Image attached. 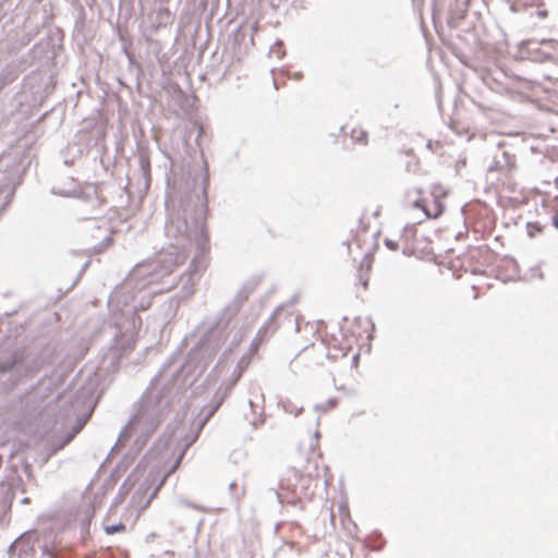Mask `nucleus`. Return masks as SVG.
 I'll return each mask as SVG.
<instances>
[{
  "mask_svg": "<svg viewBox=\"0 0 558 558\" xmlns=\"http://www.w3.org/2000/svg\"><path fill=\"white\" fill-rule=\"evenodd\" d=\"M209 179L210 177H166V209H169L170 203L173 206L178 203L179 210L168 216L165 233L168 238L178 239V244L161 248L141 267L149 277V283L159 281L184 262L185 255L180 251L179 244L195 245L196 253L189 266V274L180 278L181 291L169 300V308L174 312L183 300L193 295L196 278L205 268V255L209 251L206 225Z\"/></svg>",
  "mask_w": 558,
  "mask_h": 558,
  "instance_id": "nucleus-1",
  "label": "nucleus"
},
{
  "mask_svg": "<svg viewBox=\"0 0 558 558\" xmlns=\"http://www.w3.org/2000/svg\"><path fill=\"white\" fill-rule=\"evenodd\" d=\"M260 276L248 278L238 291L234 299L227 304L218 314L217 319L207 328L198 341L194 344L187 355V363L194 364V372L203 373L209 361L217 355L228 336L233 331L231 328L233 318L248 296L260 283Z\"/></svg>",
  "mask_w": 558,
  "mask_h": 558,
  "instance_id": "nucleus-2",
  "label": "nucleus"
},
{
  "mask_svg": "<svg viewBox=\"0 0 558 558\" xmlns=\"http://www.w3.org/2000/svg\"><path fill=\"white\" fill-rule=\"evenodd\" d=\"M172 399L170 390L162 388L156 393H145L141 400L138 410L131 416L118 435L108 457L118 448L125 445L134 436V441L126 453L128 457H135L146 446L150 436L156 432L160 423L170 412Z\"/></svg>",
  "mask_w": 558,
  "mask_h": 558,
  "instance_id": "nucleus-3",
  "label": "nucleus"
},
{
  "mask_svg": "<svg viewBox=\"0 0 558 558\" xmlns=\"http://www.w3.org/2000/svg\"><path fill=\"white\" fill-rule=\"evenodd\" d=\"M51 364L48 348L38 351L15 348L0 354V392L10 393L21 384L34 379L40 371Z\"/></svg>",
  "mask_w": 558,
  "mask_h": 558,
  "instance_id": "nucleus-4",
  "label": "nucleus"
},
{
  "mask_svg": "<svg viewBox=\"0 0 558 558\" xmlns=\"http://www.w3.org/2000/svg\"><path fill=\"white\" fill-rule=\"evenodd\" d=\"M9 558H70L71 550L53 533L26 531L8 547Z\"/></svg>",
  "mask_w": 558,
  "mask_h": 558,
  "instance_id": "nucleus-5",
  "label": "nucleus"
},
{
  "mask_svg": "<svg viewBox=\"0 0 558 558\" xmlns=\"http://www.w3.org/2000/svg\"><path fill=\"white\" fill-rule=\"evenodd\" d=\"M141 326L142 319L135 306L128 315H122L116 322L117 330L112 339V349L118 352L119 356H122L134 349Z\"/></svg>",
  "mask_w": 558,
  "mask_h": 558,
  "instance_id": "nucleus-6",
  "label": "nucleus"
},
{
  "mask_svg": "<svg viewBox=\"0 0 558 558\" xmlns=\"http://www.w3.org/2000/svg\"><path fill=\"white\" fill-rule=\"evenodd\" d=\"M64 182L61 186H52L51 194L63 196V197H75L80 198L92 206L100 204V196L98 194V184L94 183H82L76 180L75 177H64Z\"/></svg>",
  "mask_w": 558,
  "mask_h": 558,
  "instance_id": "nucleus-7",
  "label": "nucleus"
},
{
  "mask_svg": "<svg viewBox=\"0 0 558 558\" xmlns=\"http://www.w3.org/2000/svg\"><path fill=\"white\" fill-rule=\"evenodd\" d=\"M558 50V40L535 39L523 40L518 45L517 59L545 63L554 60V52Z\"/></svg>",
  "mask_w": 558,
  "mask_h": 558,
  "instance_id": "nucleus-8",
  "label": "nucleus"
},
{
  "mask_svg": "<svg viewBox=\"0 0 558 558\" xmlns=\"http://www.w3.org/2000/svg\"><path fill=\"white\" fill-rule=\"evenodd\" d=\"M515 169L517 157L513 153V146L506 142L498 143L487 158V170L490 172H512Z\"/></svg>",
  "mask_w": 558,
  "mask_h": 558,
  "instance_id": "nucleus-9",
  "label": "nucleus"
},
{
  "mask_svg": "<svg viewBox=\"0 0 558 558\" xmlns=\"http://www.w3.org/2000/svg\"><path fill=\"white\" fill-rule=\"evenodd\" d=\"M0 162L4 163L7 174H27L36 171L37 163H34L29 155L22 153L3 154Z\"/></svg>",
  "mask_w": 558,
  "mask_h": 558,
  "instance_id": "nucleus-10",
  "label": "nucleus"
},
{
  "mask_svg": "<svg viewBox=\"0 0 558 558\" xmlns=\"http://www.w3.org/2000/svg\"><path fill=\"white\" fill-rule=\"evenodd\" d=\"M20 477H11L0 481V523L11 510V505L15 496V482H20Z\"/></svg>",
  "mask_w": 558,
  "mask_h": 558,
  "instance_id": "nucleus-11",
  "label": "nucleus"
},
{
  "mask_svg": "<svg viewBox=\"0 0 558 558\" xmlns=\"http://www.w3.org/2000/svg\"><path fill=\"white\" fill-rule=\"evenodd\" d=\"M239 376L233 380L229 381L225 387H220L217 390L213 402L204 409L205 414L204 417L201 420L199 428H202L204 424L218 411V409L221 407L226 398L230 395L233 387L236 385Z\"/></svg>",
  "mask_w": 558,
  "mask_h": 558,
  "instance_id": "nucleus-12",
  "label": "nucleus"
},
{
  "mask_svg": "<svg viewBox=\"0 0 558 558\" xmlns=\"http://www.w3.org/2000/svg\"><path fill=\"white\" fill-rule=\"evenodd\" d=\"M23 177H1L0 179V215L11 204L16 187L21 184Z\"/></svg>",
  "mask_w": 558,
  "mask_h": 558,
  "instance_id": "nucleus-13",
  "label": "nucleus"
},
{
  "mask_svg": "<svg viewBox=\"0 0 558 558\" xmlns=\"http://www.w3.org/2000/svg\"><path fill=\"white\" fill-rule=\"evenodd\" d=\"M449 193L450 190L441 184L435 183L430 185L429 195L433 203V213L427 214L428 219H437L445 213L446 207L441 199L447 197Z\"/></svg>",
  "mask_w": 558,
  "mask_h": 558,
  "instance_id": "nucleus-14",
  "label": "nucleus"
},
{
  "mask_svg": "<svg viewBox=\"0 0 558 558\" xmlns=\"http://www.w3.org/2000/svg\"><path fill=\"white\" fill-rule=\"evenodd\" d=\"M80 426L74 427L71 432L65 433L58 439H50L44 447L41 452L43 454V463H47L48 460L54 456L58 451L63 449L66 445H69L73 438L75 437Z\"/></svg>",
  "mask_w": 558,
  "mask_h": 558,
  "instance_id": "nucleus-15",
  "label": "nucleus"
},
{
  "mask_svg": "<svg viewBox=\"0 0 558 558\" xmlns=\"http://www.w3.org/2000/svg\"><path fill=\"white\" fill-rule=\"evenodd\" d=\"M135 483H136V478L133 477L132 474H130L123 481V483L120 485L118 494H117V496H116V498L113 500L112 506H117L118 504H120L126 497V495L130 493V490L133 488Z\"/></svg>",
  "mask_w": 558,
  "mask_h": 558,
  "instance_id": "nucleus-16",
  "label": "nucleus"
},
{
  "mask_svg": "<svg viewBox=\"0 0 558 558\" xmlns=\"http://www.w3.org/2000/svg\"><path fill=\"white\" fill-rule=\"evenodd\" d=\"M183 456V453H181L178 458V460L175 461V463L165 473L163 477L160 480L159 484L153 489V492L150 493L149 497L147 498V500L145 501V504L142 506V510H145L146 508L149 507L151 500L157 496L160 487L163 485L166 478L174 471V469L177 468L181 457Z\"/></svg>",
  "mask_w": 558,
  "mask_h": 558,
  "instance_id": "nucleus-17",
  "label": "nucleus"
},
{
  "mask_svg": "<svg viewBox=\"0 0 558 558\" xmlns=\"http://www.w3.org/2000/svg\"><path fill=\"white\" fill-rule=\"evenodd\" d=\"M137 163L142 171V174H150V156L147 149L138 148V154L136 156Z\"/></svg>",
  "mask_w": 558,
  "mask_h": 558,
  "instance_id": "nucleus-18",
  "label": "nucleus"
},
{
  "mask_svg": "<svg viewBox=\"0 0 558 558\" xmlns=\"http://www.w3.org/2000/svg\"><path fill=\"white\" fill-rule=\"evenodd\" d=\"M179 424L177 421L167 425L166 432L154 444V448L159 449L160 447H167L173 437L175 425Z\"/></svg>",
  "mask_w": 558,
  "mask_h": 558,
  "instance_id": "nucleus-19",
  "label": "nucleus"
},
{
  "mask_svg": "<svg viewBox=\"0 0 558 558\" xmlns=\"http://www.w3.org/2000/svg\"><path fill=\"white\" fill-rule=\"evenodd\" d=\"M76 398L78 399H83L84 403H93V407H95V404L98 402V399L99 397L97 398H94V391L90 387H82L77 392H76Z\"/></svg>",
  "mask_w": 558,
  "mask_h": 558,
  "instance_id": "nucleus-20",
  "label": "nucleus"
},
{
  "mask_svg": "<svg viewBox=\"0 0 558 558\" xmlns=\"http://www.w3.org/2000/svg\"><path fill=\"white\" fill-rule=\"evenodd\" d=\"M16 76V73L10 66L3 68L0 71V92L5 85L12 83Z\"/></svg>",
  "mask_w": 558,
  "mask_h": 558,
  "instance_id": "nucleus-21",
  "label": "nucleus"
},
{
  "mask_svg": "<svg viewBox=\"0 0 558 558\" xmlns=\"http://www.w3.org/2000/svg\"><path fill=\"white\" fill-rule=\"evenodd\" d=\"M228 489H229V493H230V496H231V500L234 504H239L240 499L245 494V489L244 488H240L238 486L236 482H234V481L229 484Z\"/></svg>",
  "mask_w": 558,
  "mask_h": 558,
  "instance_id": "nucleus-22",
  "label": "nucleus"
},
{
  "mask_svg": "<svg viewBox=\"0 0 558 558\" xmlns=\"http://www.w3.org/2000/svg\"><path fill=\"white\" fill-rule=\"evenodd\" d=\"M46 378H47V376L45 375L37 383L31 385L27 389H25V391L22 395L17 396L16 400L20 403H23V401L25 399H27L33 392H35L45 383Z\"/></svg>",
  "mask_w": 558,
  "mask_h": 558,
  "instance_id": "nucleus-23",
  "label": "nucleus"
},
{
  "mask_svg": "<svg viewBox=\"0 0 558 558\" xmlns=\"http://www.w3.org/2000/svg\"><path fill=\"white\" fill-rule=\"evenodd\" d=\"M412 207L416 208V209H421L424 213L426 218H427L428 213H430V214L433 213V207L428 206L427 198H425V197H417L416 199H414L412 203Z\"/></svg>",
  "mask_w": 558,
  "mask_h": 558,
  "instance_id": "nucleus-24",
  "label": "nucleus"
},
{
  "mask_svg": "<svg viewBox=\"0 0 558 558\" xmlns=\"http://www.w3.org/2000/svg\"><path fill=\"white\" fill-rule=\"evenodd\" d=\"M104 531L107 535H113L117 533H123L126 531V525L123 522H118L113 524H107L104 526Z\"/></svg>",
  "mask_w": 558,
  "mask_h": 558,
  "instance_id": "nucleus-25",
  "label": "nucleus"
},
{
  "mask_svg": "<svg viewBox=\"0 0 558 558\" xmlns=\"http://www.w3.org/2000/svg\"><path fill=\"white\" fill-rule=\"evenodd\" d=\"M351 138L353 142L366 145L367 143V132L363 129H353L351 131Z\"/></svg>",
  "mask_w": 558,
  "mask_h": 558,
  "instance_id": "nucleus-26",
  "label": "nucleus"
},
{
  "mask_svg": "<svg viewBox=\"0 0 558 558\" xmlns=\"http://www.w3.org/2000/svg\"><path fill=\"white\" fill-rule=\"evenodd\" d=\"M532 9H533V4L527 3L526 1H522V0H517V1L512 2L510 5V10L514 13H519V12H523V11L531 12Z\"/></svg>",
  "mask_w": 558,
  "mask_h": 558,
  "instance_id": "nucleus-27",
  "label": "nucleus"
},
{
  "mask_svg": "<svg viewBox=\"0 0 558 558\" xmlns=\"http://www.w3.org/2000/svg\"><path fill=\"white\" fill-rule=\"evenodd\" d=\"M543 231V226L538 221L526 222V232L530 238H534L536 234Z\"/></svg>",
  "mask_w": 558,
  "mask_h": 558,
  "instance_id": "nucleus-28",
  "label": "nucleus"
},
{
  "mask_svg": "<svg viewBox=\"0 0 558 558\" xmlns=\"http://www.w3.org/2000/svg\"><path fill=\"white\" fill-rule=\"evenodd\" d=\"M282 408L286 413L293 414L294 416H298L303 411L302 407H298L289 400L282 402Z\"/></svg>",
  "mask_w": 558,
  "mask_h": 558,
  "instance_id": "nucleus-29",
  "label": "nucleus"
},
{
  "mask_svg": "<svg viewBox=\"0 0 558 558\" xmlns=\"http://www.w3.org/2000/svg\"><path fill=\"white\" fill-rule=\"evenodd\" d=\"M537 16L538 19H545L548 15V11L544 8V4H538L536 9H532L530 16Z\"/></svg>",
  "mask_w": 558,
  "mask_h": 558,
  "instance_id": "nucleus-30",
  "label": "nucleus"
},
{
  "mask_svg": "<svg viewBox=\"0 0 558 558\" xmlns=\"http://www.w3.org/2000/svg\"><path fill=\"white\" fill-rule=\"evenodd\" d=\"M89 529H90V518H86L81 523V535H82V538L84 542L89 536Z\"/></svg>",
  "mask_w": 558,
  "mask_h": 558,
  "instance_id": "nucleus-31",
  "label": "nucleus"
},
{
  "mask_svg": "<svg viewBox=\"0 0 558 558\" xmlns=\"http://www.w3.org/2000/svg\"><path fill=\"white\" fill-rule=\"evenodd\" d=\"M243 338V331L242 329H238L235 331H233V336H232V339H231V342H230V345L229 348L227 349V351H231V349L235 345H238L241 340Z\"/></svg>",
  "mask_w": 558,
  "mask_h": 558,
  "instance_id": "nucleus-32",
  "label": "nucleus"
},
{
  "mask_svg": "<svg viewBox=\"0 0 558 558\" xmlns=\"http://www.w3.org/2000/svg\"><path fill=\"white\" fill-rule=\"evenodd\" d=\"M92 260L90 259H87L84 262V264L82 265L80 271H78V275L77 277L75 278V280L72 282L70 289H72L81 279L82 275L87 270V268L89 267Z\"/></svg>",
  "mask_w": 558,
  "mask_h": 558,
  "instance_id": "nucleus-33",
  "label": "nucleus"
},
{
  "mask_svg": "<svg viewBox=\"0 0 558 558\" xmlns=\"http://www.w3.org/2000/svg\"><path fill=\"white\" fill-rule=\"evenodd\" d=\"M92 260L90 259H87L84 262V264L82 265L80 271H78V275L77 277L75 278V280L72 282L70 289H72L81 279L82 275L87 270V268L89 267Z\"/></svg>",
  "mask_w": 558,
  "mask_h": 558,
  "instance_id": "nucleus-34",
  "label": "nucleus"
},
{
  "mask_svg": "<svg viewBox=\"0 0 558 558\" xmlns=\"http://www.w3.org/2000/svg\"><path fill=\"white\" fill-rule=\"evenodd\" d=\"M267 331V328L265 326H263L258 332H257V336L252 340V344H251V351L253 350H257V347H258V343L259 341L262 340V333L263 332H266Z\"/></svg>",
  "mask_w": 558,
  "mask_h": 558,
  "instance_id": "nucleus-35",
  "label": "nucleus"
},
{
  "mask_svg": "<svg viewBox=\"0 0 558 558\" xmlns=\"http://www.w3.org/2000/svg\"><path fill=\"white\" fill-rule=\"evenodd\" d=\"M282 46V41L277 40L275 47L270 50V53L276 54L278 59L282 58V56L284 54Z\"/></svg>",
  "mask_w": 558,
  "mask_h": 558,
  "instance_id": "nucleus-36",
  "label": "nucleus"
},
{
  "mask_svg": "<svg viewBox=\"0 0 558 558\" xmlns=\"http://www.w3.org/2000/svg\"><path fill=\"white\" fill-rule=\"evenodd\" d=\"M337 403H338L337 398H330L325 404H323V405L322 404L315 405V409L316 410L322 409L324 411H327L328 409H331V408L336 407Z\"/></svg>",
  "mask_w": 558,
  "mask_h": 558,
  "instance_id": "nucleus-37",
  "label": "nucleus"
},
{
  "mask_svg": "<svg viewBox=\"0 0 558 558\" xmlns=\"http://www.w3.org/2000/svg\"><path fill=\"white\" fill-rule=\"evenodd\" d=\"M113 243V239L111 236H105L101 243L97 246V252H102L106 247Z\"/></svg>",
  "mask_w": 558,
  "mask_h": 558,
  "instance_id": "nucleus-38",
  "label": "nucleus"
},
{
  "mask_svg": "<svg viewBox=\"0 0 558 558\" xmlns=\"http://www.w3.org/2000/svg\"><path fill=\"white\" fill-rule=\"evenodd\" d=\"M248 363H250V359L246 355H243L236 365V367L240 369L239 376H241V374L247 367Z\"/></svg>",
  "mask_w": 558,
  "mask_h": 558,
  "instance_id": "nucleus-39",
  "label": "nucleus"
},
{
  "mask_svg": "<svg viewBox=\"0 0 558 558\" xmlns=\"http://www.w3.org/2000/svg\"><path fill=\"white\" fill-rule=\"evenodd\" d=\"M372 263H373V256H372V254L368 253L363 257L362 263H361V268H366L367 270H369L372 267Z\"/></svg>",
  "mask_w": 558,
  "mask_h": 558,
  "instance_id": "nucleus-40",
  "label": "nucleus"
},
{
  "mask_svg": "<svg viewBox=\"0 0 558 558\" xmlns=\"http://www.w3.org/2000/svg\"><path fill=\"white\" fill-rule=\"evenodd\" d=\"M369 228V225L368 222L365 221V213L361 216V218L359 219V227H357V230L360 232H367Z\"/></svg>",
  "mask_w": 558,
  "mask_h": 558,
  "instance_id": "nucleus-41",
  "label": "nucleus"
},
{
  "mask_svg": "<svg viewBox=\"0 0 558 558\" xmlns=\"http://www.w3.org/2000/svg\"><path fill=\"white\" fill-rule=\"evenodd\" d=\"M384 244L390 251H397L398 247H399V244H398V242L396 240H391V239H388V238L385 239Z\"/></svg>",
  "mask_w": 558,
  "mask_h": 558,
  "instance_id": "nucleus-42",
  "label": "nucleus"
},
{
  "mask_svg": "<svg viewBox=\"0 0 558 558\" xmlns=\"http://www.w3.org/2000/svg\"><path fill=\"white\" fill-rule=\"evenodd\" d=\"M286 304H281L276 307V310L271 313L269 317V322H272L276 319L277 315L284 308Z\"/></svg>",
  "mask_w": 558,
  "mask_h": 558,
  "instance_id": "nucleus-43",
  "label": "nucleus"
},
{
  "mask_svg": "<svg viewBox=\"0 0 558 558\" xmlns=\"http://www.w3.org/2000/svg\"><path fill=\"white\" fill-rule=\"evenodd\" d=\"M410 230H415V223H412V225L408 223V225L404 227V229H403V234H402V235H403V236H407V235H408V232H409Z\"/></svg>",
  "mask_w": 558,
  "mask_h": 558,
  "instance_id": "nucleus-44",
  "label": "nucleus"
},
{
  "mask_svg": "<svg viewBox=\"0 0 558 558\" xmlns=\"http://www.w3.org/2000/svg\"><path fill=\"white\" fill-rule=\"evenodd\" d=\"M180 501H181L183 505H185V506H187V507H190V508H192V509H196V508H197V506H196L194 502L190 501V500L181 499Z\"/></svg>",
  "mask_w": 558,
  "mask_h": 558,
  "instance_id": "nucleus-45",
  "label": "nucleus"
},
{
  "mask_svg": "<svg viewBox=\"0 0 558 558\" xmlns=\"http://www.w3.org/2000/svg\"><path fill=\"white\" fill-rule=\"evenodd\" d=\"M88 135H89V132L85 131V130L80 131L78 134H77V136L80 137V141L85 140Z\"/></svg>",
  "mask_w": 558,
  "mask_h": 558,
  "instance_id": "nucleus-46",
  "label": "nucleus"
},
{
  "mask_svg": "<svg viewBox=\"0 0 558 558\" xmlns=\"http://www.w3.org/2000/svg\"><path fill=\"white\" fill-rule=\"evenodd\" d=\"M551 225L558 230V211L551 217Z\"/></svg>",
  "mask_w": 558,
  "mask_h": 558,
  "instance_id": "nucleus-47",
  "label": "nucleus"
},
{
  "mask_svg": "<svg viewBox=\"0 0 558 558\" xmlns=\"http://www.w3.org/2000/svg\"><path fill=\"white\" fill-rule=\"evenodd\" d=\"M149 489V485L145 486L144 485H141L136 492V494H146L147 490Z\"/></svg>",
  "mask_w": 558,
  "mask_h": 558,
  "instance_id": "nucleus-48",
  "label": "nucleus"
},
{
  "mask_svg": "<svg viewBox=\"0 0 558 558\" xmlns=\"http://www.w3.org/2000/svg\"><path fill=\"white\" fill-rule=\"evenodd\" d=\"M412 193H415V194H417V195H422V194H423V189H421V187H416V189H414L413 191H409V192L407 193V196H410Z\"/></svg>",
  "mask_w": 558,
  "mask_h": 558,
  "instance_id": "nucleus-49",
  "label": "nucleus"
},
{
  "mask_svg": "<svg viewBox=\"0 0 558 558\" xmlns=\"http://www.w3.org/2000/svg\"><path fill=\"white\" fill-rule=\"evenodd\" d=\"M359 361H360V353H356L352 356V365L353 366H357L359 364Z\"/></svg>",
  "mask_w": 558,
  "mask_h": 558,
  "instance_id": "nucleus-50",
  "label": "nucleus"
},
{
  "mask_svg": "<svg viewBox=\"0 0 558 558\" xmlns=\"http://www.w3.org/2000/svg\"><path fill=\"white\" fill-rule=\"evenodd\" d=\"M381 206L378 205L375 209V211L372 214L374 218H378L380 216Z\"/></svg>",
  "mask_w": 558,
  "mask_h": 558,
  "instance_id": "nucleus-51",
  "label": "nucleus"
},
{
  "mask_svg": "<svg viewBox=\"0 0 558 558\" xmlns=\"http://www.w3.org/2000/svg\"><path fill=\"white\" fill-rule=\"evenodd\" d=\"M143 179H144V182H145V186L148 187L150 185L151 177L145 175V177H143Z\"/></svg>",
  "mask_w": 558,
  "mask_h": 558,
  "instance_id": "nucleus-52",
  "label": "nucleus"
},
{
  "mask_svg": "<svg viewBox=\"0 0 558 558\" xmlns=\"http://www.w3.org/2000/svg\"><path fill=\"white\" fill-rule=\"evenodd\" d=\"M507 262H508L509 264H511L513 267H517V266H518V264H517L515 259H514V258H512V257H508V258H507Z\"/></svg>",
  "mask_w": 558,
  "mask_h": 558,
  "instance_id": "nucleus-53",
  "label": "nucleus"
},
{
  "mask_svg": "<svg viewBox=\"0 0 558 558\" xmlns=\"http://www.w3.org/2000/svg\"><path fill=\"white\" fill-rule=\"evenodd\" d=\"M163 158L168 160V162H169V169L171 170L172 161L170 160V158H169L167 155H163ZM165 168H166V169L168 168V165H167V163L165 165Z\"/></svg>",
  "mask_w": 558,
  "mask_h": 558,
  "instance_id": "nucleus-54",
  "label": "nucleus"
},
{
  "mask_svg": "<svg viewBox=\"0 0 558 558\" xmlns=\"http://www.w3.org/2000/svg\"><path fill=\"white\" fill-rule=\"evenodd\" d=\"M298 301V295H293L291 300L288 302V305H293Z\"/></svg>",
  "mask_w": 558,
  "mask_h": 558,
  "instance_id": "nucleus-55",
  "label": "nucleus"
},
{
  "mask_svg": "<svg viewBox=\"0 0 558 558\" xmlns=\"http://www.w3.org/2000/svg\"><path fill=\"white\" fill-rule=\"evenodd\" d=\"M274 494L276 495L278 502L282 504L281 495L277 490H274Z\"/></svg>",
  "mask_w": 558,
  "mask_h": 558,
  "instance_id": "nucleus-56",
  "label": "nucleus"
},
{
  "mask_svg": "<svg viewBox=\"0 0 558 558\" xmlns=\"http://www.w3.org/2000/svg\"><path fill=\"white\" fill-rule=\"evenodd\" d=\"M368 323L371 324L372 332H374V330H375V324H374V322H373V319H372L371 317L368 318Z\"/></svg>",
  "mask_w": 558,
  "mask_h": 558,
  "instance_id": "nucleus-57",
  "label": "nucleus"
},
{
  "mask_svg": "<svg viewBox=\"0 0 558 558\" xmlns=\"http://www.w3.org/2000/svg\"><path fill=\"white\" fill-rule=\"evenodd\" d=\"M29 501H31V499L28 497H24V498L21 499V504H23V505H26Z\"/></svg>",
  "mask_w": 558,
  "mask_h": 558,
  "instance_id": "nucleus-58",
  "label": "nucleus"
},
{
  "mask_svg": "<svg viewBox=\"0 0 558 558\" xmlns=\"http://www.w3.org/2000/svg\"><path fill=\"white\" fill-rule=\"evenodd\" d=\"M196 440V435L193 436L189 441H187V446H190L191 444H193L194 441Z\"/></svg>",
  "mask_w": 558,
  "mask_h": 558,
  "instance_id": "nucleus-59",
  "label": "nucleus"
},
{
  "mask_svg": "<svg viewBox=\"0 0 558 558\" xmlns=\"http://www.w3.org/2000/svg\"><path fill=\"white\" fill-rule=\"evenodd\" d=\"M248 405L252 409V411H254L255 404L252 400H248Z\"/></svg>",
  "mask_w": 558,
  "mask_h": 558,
  "instance_id": "nucleus-60",
  "label": "nucleus"
},
{
  "mask_svg": "<svg viewBox=\"0 0 558 558\" xmlns=\"http://www.w3.org/2000/svg\"><path fill=\"white\" fill-rule=\"evenodd\" d=\"M367 284H368V279L366 278L365 280H363V281H362V286H363L364 288H366V287H367Z\"/></svg>",
  "mask_w": 558,
  "mask_h": 558,
  "instance_id": "nucleus-61",
  "label": "nucleus"
},
{
  "mask_svg": "<svg viewBox=\"0 0 558 558\" xmlns=\"http://www.w3.org/2000/svg\"><path fill=\"white\" fill-rule=\"evenodd\" d=\"M29 470H31V465L29 464H25L24 471L27 473Z\"/></svg>",
  "mask_w": 558,
  "mask_h": 558,
  "instance_id": "nucleus-62",
  "label": "nucleus"
},
{
  "mask_svg": "<svg viewBox=\"0 0 558 558\" xmlns=\"http://www.w3.org/2000/svg\"><path fill=\"white\" fill-rule=\"evenodd\" d=\"M294 77L299 80V78L302 77V74L298 72V73L294 74Z\"/></svg>",
  "mask_w": 558,
  "mask_h": 558,
  "instance_id": "nucleus-63",
  "label": "nucleus"
},
{
  "mask_svg": "<svg viewBox=\"0 0 558 558\" xmlns=\"http://www.w3.org/2000/svg\"><path fill=\"white\" fill-rule=\"evenodd\" d=\"M319 437V432L316 430L315 434H314V438L317 439Z\"/></svg>",
  "mask_w": 558,
  "mask_h": 558,
  "instance_id": "nucleus-64",
  "label": "nucleus"
}]
</instances>
